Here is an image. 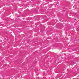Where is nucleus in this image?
<instances>
[{
    "instance_id": "obj_1",
    "label": "nucleus",
    "mask_w": 79,
    "mask_h": 79,
    "mask_svg": "<svg viewBox=\"0 0 79 79\" xmlns=\"http://www.w3.org/2000/svg\"><path fill=\"white\" fill-rule=\"evenodd\" d=\"M55 4H56V3H54Z\"/></svg>"
},
{
    "instance_id": "obj_2",
    "label": "nucleus",
    "mask_w": 79,
    "mask_h": 79,
    "mask_svg": "<svg viewBox=\"0 0 79 79\" xmlns=\"http://www.w3.org/2000/svg\"><path fill=\"white\" fill-rule=\"evenodd\" d=\"M75 20H76V19H75Z\"/></svg>"
}]
</instances>
